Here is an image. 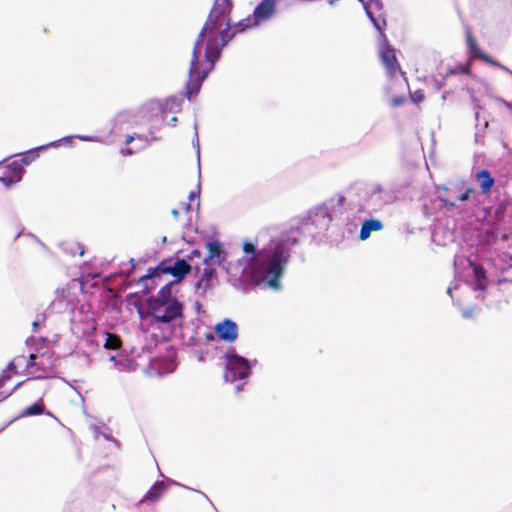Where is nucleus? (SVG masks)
Segmentation results:
<instances>
[{
    "instance_id": "obj_1",
    "label": "nucleus",
    "mask_w": 512,
    "mask_h": 512,
    "mask_svg": "<svg viewBox=\"0 0 512 512\" xmlns=\"http://www.w3.org/2000/svg\"><path fill=\"white\" fill-rule=\"evenodd\" d=\"M232 9L233 0H215L213 3L194 43L185 92L188 99L198 94L222 49L233 38V35H229Z\"/></svg>"
},
{
    "instance_id": "obj_2",
    "label": "nucleus",
    "mask_w": 512,
    "mask_h": 512,
    "mask_svg": "<svg viewBox=\"0 0 512 512\" xmlns=\"http://www.w3.org/2000/svg\"><path fill=\"white\" fill-rule=\"evenodd\" d=\"M297 243L296 238H287L257 250L251 242L242 245L245 253V270L256 284H264L273 289L280 288V279L291 257V247Z\"/></svg>"
},
{
    "instance_id": "obj_3",
    "label": "nucleus",
    "mask_w": 512,
    "mask_h": 512,
    "mask_svg": "<svg viewBox=\"0 0 512 512\" xmlns=\"http://www.w3.org/2000/svg\"><path fill=\"white\" fill-rule=\"evenodd\" d=\"M191 265L185 259L167 258L158 263L155 268H149L148 273L139 279V282H145L159 277L161 274H169L174 278L172 283L181 282L190 272Z\"/></svg>"
},
{
    "instance_id": "obj_4",
    "label": "nucleus",
    "mask_w": 512,
    "mask_h": 512,
    "mask_svg": "<svg viewBox=\"0 0 512 512\" xmlns=\"http://www.w3.org/2000/svg\"><path fill=\"white\" fill-rule=\"evenodd\" d=\"M29 373L36 374L37 379L49 377L55 368V358L53 353L45 352L39 355L30 354L25 362Z\"/></svg>"
},
{
    "instance_id": "obj_5",
    "label": "nucleus",
    "mask_w": 512,
    "mask_h": 512,
    "mask_svg": "<svg viewBox=\"0 0 512 512\" xmlns=\"http://www.w3.org/2000/svg\"><path fill=\"white\" fill-rule=\"evenodd\" d=\"M225 379L230 382L242 380L250 375V365L247 359L236 355L235 353H227Z\"/></svg>"
},
{
    "instance_id": "obj_6",
    "label": "nucleus",
    "mask_w": 512,
    "mask_h": 512,
    "mask_svg": "<svg viewBox=\"0 0 512 512\" xmlns=\"http://www.w3.org/2000/svg\"><path fill=\"white\" fill-rule=\"evenodd\" d=\"M24 387L29 394H33L37 397V401L32 405L26 407L22 412V417L37 416L45 412V405L43 403V397L47 391L46 387L37 383L35 380H28L24 383Z\"/></svg>"
},
{
    "instance_id": "obj_7",
    "label": "nucleus",
    "mask_w": 512,
    "mask_h": 512,
    "mask_svg": "<svg viewBox=\"0 0 512 512\" xmlns=\"http://www.w3.org/2000/svg\"><path fill=\"white\" fill-rule=\"evenodd\" d=\"M379 57L388 77L393 78L397 73L401 72V66L396 58L395 49L389 45L387 39L381 43Z\"/></svg>"
},
{
    "instance_id": "obj_8",
    "label": "nucleus",
    "mask_w": 512,
    "mask_h": 512,
    "mask_svg": "<svg viewBox=\"0 0 512 512\" xmlns=\"http://www.w3.org/2000/svg\"><path fill=\"white\" fill-rule=\"evenodd\" d=\"M24 173L23 159L14 160L8 164L0 165V182L6 187L19 182Z\"/></svg>"
},
{
    "instance_id": "obj_9",
    "label": "nucleus",
    "mask_w": 512,
    "mask_h": 512,
    "mask_svg": "<svg viewBox=\"0 0 512 512\" xmlns=\"http://www.w3.org/2000/svg\"><path fill=\"white\" fill-rule=\"evenodd\" d=\"M173 283L165 284L156 296L149 298L146 302L148 315L152 312H158L161 307L168 306L172 301H179L176 297L172 296L171 288Z\"/></svg>"
},
{
    "instance_id": "obj_10",
    "label": "nucleus",
    "mask_w": 512,
    "mask_h": 512,
    "mask_svg": "<svg viewBox=\"0 0 512 512\" xmlns=\"http://www.w3.org/2000/svg\"><path fill=\"white\" fill-rule=\"evenodd\" d=\"M149 316L157 323H170L183 317V305L180 301H172L168 306L161 307L158 312H152Z\"/></svg>"
},
{
    "instance_id": "obj_11",
    "label": "nucleus",
    "mask_w": 512,
    "mask_h": 512,
    "mask_svg": "<svg viewBox=\"0 0 512 512\" xmlns=\"http://www.w3.org/2000/svg\"><path fill=\"white\" fill-rule=\"evenodd\" d=\"M217 336L226 342H234L238 337V328L235 322L230 319L218 323L215 326Z\"/></svg>"
},
{
    "instance_id": "obj_12",
    "label": "nucleus",
    "mask_w": 512,
    "mask_h": 512,
    "mask_svg": "<svg viewBox=\"0 0 512 512\" xmlns=\"http://www.w3.org/2000/svg\"><path fill=\"white\" fill-rule=\"evenodd\" d=\"M276 2L274 0H262L254 9L253 18L257 24L268 20L275 12Z\"/></svg>"
},
{
    "instance_id": "obj_13",
    "label": "nucleus",
    "mask_w": 512,
    "mask_h": 512,
    "mask_svg": "<svg viewBox=\"0 0 512 512\" xmlns=\"http://www.w3.org/2000/svg\"><path fill=\"white\" fill-rule=\"evenodd\" d=\"M475 179L483 194H487L494 186L495 180L487 169L479 170L475 173Z\"/></svg>"
},
{
    "instance_id": "obj_14",
    "label": "nucleus",
    "mask_w": 512,
    "mask_h": 512,
    "mask_svg": "<svg viewBox=\"0 0 512 512\" xmlns=\"http://www.w3.org/2000/svg\"><path fill=\"white\" fill-rule=\"evenodd\" d=\"M469 266L472 268L473 276L475 279V289L484 291L487 286V277H486V271L484 267L480 264H477L473 261H469Z\"/></svg>"
},
{
    "instance_id": "obj_15",
    "label": "nucleus",
    "mask_w": 512,
    "mask_h": 512,
    "mask_svg": "<svg viewBox=\"0 0 512 512\" xmlns=\"http://www.w3.org/2000/svg\"><path fill=\"white\" fill-rule=\"evenodd\" d=\"M208 250V256L204 258V263H220V256L223 253L221 244L218 241H209L206 244Z\"/></svg>"
},
{
    "instance_id": "obj_16",
    "label": "nucleus",
    "mask_w": 512,
    "mask_h": 512,
    "mask_svg": "<svg viewBox=\"0 0 512 512\" xmlns=\"http://www.w3.org/2000/svg\"><path fill=\"white\" fill-rule=\"evenodd\" d=\"M383 229V223L377 219L366 220L360 229V239L366 240L370 237L371 232Z\"/></svg>"
},
{
    "instance_id": "obj_17",
    "label": "nucleus",
    "mask_w": 512,
    "mask_h": 512,
    "mask_svg": "<svg viewBox=\"0 0 512 512\" xmlns=\"http://www.w3.org/2000/svg\"><path fill=\"white\" fill-rule=\"evenodd\" d=\"M465 35H466V43H467L471 53H473L476 57L485 60L486 62H490L495 65H499L498 63L493 62L488 55L481 52V50L479 49V47L476 43V40L474 39L472 33L468 29L466 30Z\"/></svg>"
},
{
    "instance_id": "obj_18",
    "label": "nucleus",
    "mask_w": 512,
    "mask_h": 512,
    "mask_svg": "<svg viewBox=\"0 0 512 512\" xmlns=\"http://www.w3.org/2000/svg\"><path fill=\"white\" fill-rule=\"evenodd\" d=\"M166 485L163 481H157L146 493L143 498V501L149 500L152 502L158 501L162 495L166 492Z\"/></svg>"
},
{
    "instance_id": "obj_19",
    "label": "nucleus",
    "mask_w": 512,
    "mask_h": 512,
    "mask_svg": "<svg viewBox=\"0 0 512 512\" xmlns=\"http://www.w3.org/2000/svg\"><path fill=\"white\" fill-rule=\"evenodd\" d=\"M257 25L258 24L254 20L253 16L248 17L246 19L240 20L233 26L231 25L229 35H233V37H234L236 33L243 32L246 29L255 27Z\"/></svg>"
},
{
    "instance_id": "obj_20",
    "label": "nucleus",
    "mask_w": 512,
    "mask_h": 512,
    "mask_svg": "<svg viewBox=\"0 0 512 512\" xmlns=\"http://www.w3.org/2000/svg\"><path fill=\"white\" fill-rule=\"evenodd\" d=\"M122 346V340L120 336L113 333H106V340L104 343V348L108 350H117Z\"/></svg>"
},
{
    "instance_id": "obj_21",
    "label": "nucleus",
    "mask_w": 512,
    "mask_h": 512,
    "mask_svg": "<svg viewBox=\"0 0 512 512\" xmlns=\"http://www.w3.org/2000/svg\"><path fill=\"white\" fill-rule=\"evenodd\" d=\"M367 16L372 21L374 27L380 32V36L382 37V41H385L387 39L384 29L386 27V20L385 18H375L371 10H367Z\"/></svg>"
},
{
    "instance_id": "obj_22",
    "label": "nucleus",
    "mask_w": 512,
    "mask_h": 512,
    "mask_svg": "<svg viewBox=\"0 0 512 512\" xmlns=\"http://www.w3.org/2000/svg\"><path fill=\"white\" fill-rule=\"evenodd\" d=\"M315 221H323L327 226L332 222V216L327 207H319L314 213Z\"/></svg>"
},
{
    "instance_id": "obj_23",
    "label": "nucleus",
    "mask_w": 512,
    "mask_h": 512,
    "mask_svg": "<svg viewBox=\"0 0 512 512\" xmlns=\"http://www.w3.org/2000/svg\"><path fill=\"white\" fill-rule=\"evenodd\" d=\"M26 357L24 355H18L16 356L6 367L8 372H11V374L18 375V366L25 364Z\"/></svg>"
},
{
    "instance_id": "obj_24",
    "label": "nucleus",
    "mask_w": 512,
    "mask_h": 512,
    "mask_svg": "<svg viewBox=\"0 0 512 512\" xmlns=\"http://www.w3.org/2000/svg\"><path fill=\"white\" fill-rule=\"evenodd\" d=\"M470 73V66L467 65H459L454 69H451L447 72L446 77L454 74H469Z\"/></svg>"
},
{
    "instance_id": "obj_25",
    "label": "nucleus",
    "mask_w": 512,
    "mask_h": 512,
    "mask_svg": "<svg viewBox=\"0 0 512 512\" xmlns=\"http://www.w3.org/2000/svg\"><path fill=\"white\" fill-rule=\"evenodd\" d=\"M411 101L415 104L421 103L425 99V94L422 89H418L413 93H410Z\"/></svg>"
},
{
    "instance_id": "obj_26",
    "label": "nucleus",
    "mask_w": 512,
    "mask_h": 512,
    "mask_svg": "<svg viewBox=\"0 0 512 512\" xmlns=\"http://www.w3.org/2000/svg\"><path fill=\"white\" fill-rule=\"evenodd\" d=\"M336 202V206L338 210L341 212L344 208L346 198L342 194H337L335 197H332L329 202L333 203Z\"/></svg>"
},
{
    "instance_id": "obj_27",
    "label": "nucleus",
    "mask_w": 512,
    "mask_h": 512,
    "mask_svg": "<svg viewBox=\"0 0 512 512\" xmlns=\"http://www.w3.org/2000/svg\"><path fill=\"white\" fill-rule=\"evenodd\" d=\"M135 139H138L142 144L141 146L137 149V151L141 150L142 148L145 147L146 145V138L142 137L141 135H137L136 137L133 136V135H128L125 139V143L126 144H130L132 143Z\"/></svg>"
},
{
    "instance_id": "obj_28",
    "label": "nucleus",
    "mask_w": 512,
    "mask_h": 512,
    "mask_svg": "<svg viewBox=\"0 0 512 512\" xmlns=\"http://www.w3.org/2000/svg\"><path fill=\"white\" fill-rule=\"evenodd\" d=\"M214 274V269L212 268H204L203 270V277L199 283V286H202V283L204 282V280H209L211 278V276Z\"/></svg>"
},
{
    "instance_id": "obj_29",
    "label": "nucleus",
    "mask_w": 512,
    "mask_h": 512,
    "mask_svg": "<svg viewBox=\"0 0 512 512\" xmlns=\"http://www.w3.org/2000/svg\"><path fill=\"white\" fill-rule=\"evenodd\" d=\"M405 102H406L405 97H403V96H398V97H393V98L391 99V101H390V104H391V106H393V107H398V106L403 105Z\"/></svg>"
},
{
    "instance_id": "obj_30",
    "label": "nucleus",
    "mask_w": 512,
    "mask_h": 512,
    "mask_svg": "<svg viewBox=\"0 0 512 512\" xmlns=\"http://www.w3.org/2000/svg\"><path fill=\"white\" fill-rule=\"evenodd\" d=\"M475 190L473 188H467L465 192L457 197L459 201H467L471 194H473Z\"/></svg>"
},
{
    "instance_id": "obj_31",
    "label": "nucleus",
    "mask_w": 512,
    "mask_h": 512,
    "mask_svg": "<svg viewBox=\"0 0 512 512\" xmlns=\"http://www.w3.org/2000/svg\"><path fill=\"white\" fill-rule=\"evenodd\" d=\"M200 258L201 257V251L198 250V249H194L190 252V255L188 256V258L190 260H192L193 258Z\"/></svg>"
},
{
    "instance_id": "obj_32",
    "label": "nucleus",
    "mask_w": 512,
    "mask_h": 512,
    "mask_svg": "<svg viewBox=\"0 0 512 512\" xmlns=\"http://www.w3.org/2000/svg\"><path fill=\"white\" fill-rule=\"evenodd\" d=\"M121 153L124 156H131V155L135 154L136 151L132 150L131 148H124V149L121 150Z\"/></svg>"
},
{
    "instance_id": "obj_33",
    "label": "nucleus",
    "mask_w": 512,
    "mask_h": 512,
    "mask_svg": "<svg viewBox=\"0 0 512 512\" xmlns=\"http://www.w3.org/2000/svg\"><path fill=\"white\" fill-rule=\"evenodd\" d=\"M441 201H442V203H443V205H444V206H447V205L452 206V207H453V206H455V204H454V203H452V202H450V201H448V200L441 199Z\"/></svg>"
},
{
    "instance_id": "obj_34",
    "label": "nucleus",
    "mask_w": 512,
    "mask_h": 512,
    "mask_svg": "<svg viewBox=\"0 0 512 512\" xmlns=\"http://www.w3.org/2000/svg\"><path fill=\"white\" fill-rule=\"evenodd\" d=\"M359 1L363 4L364 9H365L366 12H367V10H370L366 0H359Z\"/></svg>"
},
{
    "instance_id": "obj_35",
    "label": "nucleus",
    "mask_w": 512,
    "mask_h": 512,
    "mask_svg": "<svg viewBox=\"0 0 512 512\" xmlns=\"http://www.w3.org/2000/svg\"><path fill=\"white\" fill-rule=\"evenodd\" d=\"M39 325H40V324H39V322H38V321H34V322L32 323L33 331H34V332H36V331H37V329H38Z\"/></svg>"
},
{
    "instance_id": "obj_36",
    "label": "nucleus",
    "mask_w": 512,
    "mask_h": 512,
    "mask_svg": "<svg viewBox=\"0 0 512 512\" xmlns=\"http://www.w3.org/2000/svg\"><path fill=\"white\" fill-rule=\"evenodd\" d=\"M206 339L207 340H213L214 339V336L212 334H207L206 335Z\"/></svg>"
},
{
    "instance_id": "obj_37",
    "label": "nucleus",
    "mask_w": 512,
    "mask_h": 512,
    "mask_svg": "<svg viewBox=\"0 0 512 512\" xmlns=\"http://www.w3.org/2000/svg\"><path fill=\"white\" fill-rule=\"evenodd\" d=\"M172 213H173V215H174L175 217H177V216H178V211H177L176 209H174V210L172 211Z\"/></svg>"
},
{
    "instance_id": "obj_38",
    "label": "nucleus",
    "mask_w": 512,
    "mask_h": 512,
    "mask_svg": "<svg viewBox=\"0 0 512 512\" xmlns=\"http://www.w3.org/2000/svg\"><path fill=\"white\" fill-rule=\"evenodd\" d=\"M374 3H375L377 6H379V7L381 6V4L379 3V1H375Z\"/></svg>"
},
{
    "instance_id": "obj_39",
    "label": "nucleus",
    "mask_w": 512,
    "mask_h": 512,
    "mask_svg": "<svg viewBox=\"0 0 512 512\" xmlns=\"http://www.w3.org/2000/svg\"><path fill=\"white\" fill-rule=\"evenodd\" d=\"M176 120H177V118H176V117H173V118H172V122H175Z\"/></svg>"
}]
</instances>
